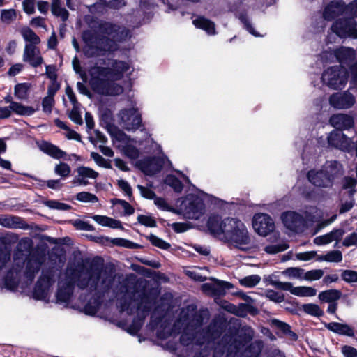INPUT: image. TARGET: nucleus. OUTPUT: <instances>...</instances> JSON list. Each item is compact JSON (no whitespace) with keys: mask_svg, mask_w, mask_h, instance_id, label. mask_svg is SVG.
Here are the masks:
<instances>
[{"mask_svg":"<svg viewBox=\"0 0 357 357\" xmlns=\"http://www.w3.org/2000/svg\"><path fill=\"white\" fill-rule=\"evenodd\" d=\"M326 327L329 331L340 335L349 337H352L354 335L353 328L346 324L331 322L326 324Z\"/></svg>","mask_w":357,"mask_h":357,"instance_id":"bb28decb","label":"nucleus"},{"mask_svg":"<svg viewBox=\"0 0 357 357\" xmlns=\"http://www.w3.org/2000/svg\"><path fill=\"white\" fill-rule=\"evenodd\" d=\"M69 118L77 124H82L83 121L79 112V104L73 105V109L69 113Z\"/></svg>","mask_w":357,"mask_h":357,"instance_id":"864d4df0","label":"nucleus"},{"mask_svg":"<svg viewBox=\"0 0 357 357\" xmlns=\"http://www.w3.org/2000/svg\"><path fill=\"white\" fill-rule=\"evenodd\" d=\"M252 226L255 231L261 236H267L275 229L273 219L267 214L258 213L254 215Z\"/></svg>","mask_w":357,"mask_h":357,"instance_id":"9d476101","label":"nucleus"},{"mask_svg":"<svg viewBox=\"0 0 357 357\" xmlns=\"http://www.w3.org/2000/svg\"><path fill=\"white\" fill-rule=\"evenodd\" d=\"M45 205L50 208L56 209L60 211H67L70 208V206L66 204L59 202L56 200H48L45 202Z\"/></svg>","mask_w":357,"mask_h":357,"instance_id":"603ef678","label":"nucleus"},{"mask_svg":"<svg viewBox=\"0 0 357 357\" xmlns=\"http://www.w3.org/2000/svg\"><path fill=\"white\" fill-rule=\"evenodd\" d=\"M324 275V271L321 269H314L309 271H304L303 280L307 281H314L320 279Z\"/></svg>","mask_w":357,"mask_h":357,"instance_id":"a18cd8bd","label":"nucleus"},{"mask_svg":"<svg viewBox=\"0 0 357 357\" xmlns=\"http://www.w3.org/2000/svg\"><path fill=\"white\" fill-rule=\"evenodd\" d=\"M308 181L318 188H328L331 186V180L324 168L319 170L312 169L307 173Z\"/></svg>","mask_w":357,"mask_h":357,"instance_id":"aec40b11","label":"nucleus"},{"mask_svg":"<svg viewBox=\"0 0 357 357\" xmlns=\"http://www.w3.org/2000/svg\"><path fill=\"white\" fill-rule=\"evenodd\" d=\"M100 242L102 243L110 242L114 245L121 246L124 248H135L137 247V245L128 240L121 238H109L108 237H101L100 238Z\"/></svg>","mask_w":357,"mask_h":357,"instance_id":"473e14b6","label":"nucleus"},{"mask_svg":"<svg viewBox=\"0 0 357 357\" xmlns=\"http://www.w3.org/2000/svg\"><path fill=\"white\" fill-rule=\"evenodd\" d=\"M357 184V179L346 176L342 181V188L347 190L343 196L353 197L356 192L355 187Z\"/></svg>","mask_w":357,"mask_h":357,"instance_id":"72a5a7b5","label":"nucleus"},{"mask_svg":"<svg viewBox=\"0 0 357 357\" xmlns=\"http://www.w3.org/2000/svg\"><path fill=\"white\" fill-rule=\"evenodd\" d=\"M165 183L174 188L176 192H181L183 190V184L174 176L169 175L166 177Z\"/></svg>","mask_w":357,"mask_h":357,"instance_id":"49530a36","label":"nucleus"},{"mask_svg":"<svg viewBox=\"0 0 357 357\" xmlns=\"http://www.w3.org/2000/svg\"><path fill=\"white\" fill-rule=\"evenodd\" d=\"M100 33L111 36L108 38H97L91 31H84L82 39L84 42L83 49L84 54L88 57H95L104 55L107 52L117 50L116 42L126 39L128 36V31L124 28L114 25L109 22L100 24Z\"/></svg>","mask_w":357,"mask_h":357,"instance_id":"7ed1b4c3","label":"nucleus"},{"mask_svg":"<svg viewBox=\"0 0 357 357\" xmlns=\"http://www.w3.org/2000/svg\"><path fill=\"white\" fill-rule=\"evenodd\" d=\"M281 219L284 226L294 231H296L298 229L303 221L302 216L294 211L283 213L281 215Z\"/></svg>","mask_w":357,"mask_h":357,"instance_id":"412c9836","label":"nucleus"},{"mask_svg":"<svg viewBox=\"0 0 357 357\" xmlns=\"http://www.w3.org/2000/svg\"><path fill=\"white\" fill-rule=\"evenodd\" d=\"M327 139L328 144L335 148L349 153L353 151L351 139L347 137L346 135L340 130L331 132Z\"/></svg>","mask_w":357,"mask_h":357,"instance_id":"ddd939ff","label":"nucleus"},{"mask_svg":"<svg viewBox=\"0 0 357 357\" xmlns=\"http://www.w3.org/2000/svg\"><path fill=\"white\" fill-rule=\"evenodd\" d=\"M54 173L62 178L68 177L71 172L70 167L65 162H59L54 167Z\"/></svg>","mask_w":357,"mask_h":357,"instance_id":"a19ab883","label":"nucleus"},{"mask_svg":"<svg viewBox=\"0 0 357 357\" xmlns=\"http://www.w3.org/2000/svg\"><path fill=\"white\" fill-rule=\"evenodd\" d=\"M204 208L202 200L195 195H188L181 204V210L190 219H198Z\"/></svg>","mask_w":357,"mask_h":357,"instance_id":"6e6552de","label":"nucleus"},{"mask_svg":"<svg viewBox=\"0 0 357 357\" xmlns=\"http://www.w3.org/2000/svg\"><path fill=\"white\" fill-rule=\"evenodd\" d=\"M287 248L288 245L286 243H281L267 245L264 248V251L268 254L274 255L284 251Z\"/></svg>","mask_w":357,"mask_h":357,"instance_id":"8fccbe9b","label":"nucleus"},{"mask_svg":"<svg viewBox=\"0 0 357 357\" xmlns=\"http://www.w3.org/2000/svg\"><path fill=\"white\" fill-rule=\"evenodd\" d=\"M322 81L331 89L343 88L347 82L346 72L340 66L328 68L322 75Z\"/></svg>","mask_w":357,"mask_h":357,"instance_id":"0eeeda50","label":"nucleus"},{"mask_svg":"<svg viewBox=\"0 0 357 357\" xmlns=\"http://www.w3.org/2000/svg\"><path fill=\"white\" fill-rule=\"evenodd\" d=\"M31 85L27 83L18 84L15 86L14 94L20 100L26 99Z\"/></svg>","mask_w":357,"mask_h":357,"instance_id":"4c0bfd02","label":"nucleus"},{"mask_svg":"<svg viewBox=\"0 0 357 357\" xmlns=\"http://www.w3.org/2000/svg\"><path fill=\"white\" fill-rule=\"evenodd\" d=\"M137 188L139 189L140 194L143 197L149 199H152L155 197V192L150 188L144 187L140 185H137Z\"/></svg>","mask_w":357,"mask_h":357,"instance_id":"e2e57ef3","label":"nucleus"},{"mask_svg":"<svg viewBox=\"0 0 357 357\" xmlns=\"http://www.w3.org/2000/svg\"><path fill=\"white\" fill-rule=\"evenodd\" d=\"M165 160L160 157L147 158L139 160L137 166L146 175H153L159 172L163 165Z\"/></svg>","mask_w":357,"mask_h":357,"instance_id":"2eb2a0df","label":"nucleus"},{"mask_svg":"<svg viewBox=\"0 0 357 357\" xmlns=\"http://www.w3.org/2000/svg\"><path fill=\"white\" fill-rule=\"evenodd\" d=\"M231 287L232 285L229 282L218 280H213L211 282L205 283L202 285V289L204 293L215 296L225 294L226 290Z\"/></svg>","mask_w":357,"mask_h":357,"instance_id":"f3484780","label":"nucleus"},{"mask_svg":"<svg viewBox=\"0 0 357 357\" xmlns=\"http://www.w3.org/2000/svg\"><path fill=\"white\" fill-rule=\"evenodd\" d=\"M332 31L340 38H357V28L354 20H340L332 26Z\"/></svg>","mask_w":357,"mask_h":357,"instance_id":"1a4fd4ad","label":"nucleus"},{"mask_svg":"<svg viewBox=\"0 0 357 357\" xmlns=\"http://www.w3.org/2000/svg\"><path fill=\"white\" fill-rule=\"evenodd\" d=\"M261 280L258 275H251L239 280V283L245 287L251 288L256 286Z\"/></svg>","mask_w":357,"mask_h":357,"instance_id":"ea45409f","label":"nucleus"},{"mask_svg":"<svg viewBox=\"0 0 357 357\" xmlns=\"http://www.w3.org/2000/svg\"><path fill=\"white\" fill-rule=\"evenodd\" d=\"M334 56L340 63H346L354 58L355 52L352 48L342 47L335 52Z\"/></svg>","mask_w":357,"mask_h":357,"instance_id":"c756f323","label":"nucleus"},{"mask_svg":"<svg viewBox=\"0 0 357 357\" xmlns=\"http://www.w3.org/2000/svg\"><path fill=\"white\" fill-rule=\"evenodd\" d=\"M357 244V234L353 232L348 235L343 241L342 245L346 247L355 245Z\"/></svg>","mask_w":357,"mask_h":357,"instance_id":"774afa93","label":"nucleus"},{"mask_svg":"<svg viewBox=\"0 0 357 357\" xmlns=\"http://www.w3.org/2000/svg\"><path fill=\"white\" fill-rule=\"evenodd\" d=\"M24 264L22 259H15V264L4 280V286L10 290H15L20 284L22 278L21 268Z\"/></svg>","mask_w":357,"mask_h":357,"instance_id":"4468645a","label":"nucleus"},{"mask_svg":"<svg viewBox=\"0 0 357 357\" xmlns=\"http://www.w3.org/2000/svg\"><path fill=\"white\" fill-rule=\"evenodd\" d=\"M22 59L33 67L40 66L43 62L40 50L33 44H26Z\"/></svg>","mask_w":357,"mask_h":357,"instance_id":"dca6fc26","label":"nucleus"},{"mask_svg":"<svg viewBox=\"0 0 357 357\" xmlns=\"http://www.w3.org/2000/svg\"><path fill=\"white\" fill-rule=\"evenodd\" d=\"M265 295L266 297L268 298L270 301H272L275 303H281L284 300V296L282 294L276 292L274 290H266L265 292Z\"/></svg>","mask_w":357,"mask_h":357,"instance_id":"5fc2aeb1","label":"nucleus"},{"mask_svg":"<svg viewBox=\"0 0 357 357\" xmlns=\"http://www.w3.org/2000/svg\"><path fill=\"white\" fill-rule=\"evenodd\" d=\"M272 324L275 327L280 329L283 333L286 334H291L293 337L296 336V334L291 331L290 326L287 324L278 319L272 320Z\"/></svg>","mask_w":357,"mask_h":357,"instance_id":"6e6d98bb","label":"nucleus"},{"mask_svg":"<svg viewBox=\"0 0 357 357\" xmlns=\"http://www.w3.org/2000/svg\"><path fill=\"white\" fill-rule=\"evenodd\" d=\"M149 238L153 245L158 247L161 249L166 250L170 247V245L168 243L165 242L162 239L159 238L155 235H150Z\"/></svg>","mask_w":357,"mask_h":357,"instance_id":"4d7b16f0","label":"nucleus"},{"mask_svg":"<svg viewBox=\"0 0 357 357\" xmlns=\"http://www.w3.org/2000/svg\"><path fill=\"white\" fill-rule=\"evenodd\" d=\"M39 148L43 152L56 159H61L66 155L65 151L47 142H41L39 145Z\"/></svg>","mask_w":357,"mask_h":357,"instance_id":"393cba45","label":"nucleus"},{"mask_svg":"<svg viewBox=\"0 0 357 357\" xmlns=\"http://www.w3.org/2000/svg\"><path fill=\"white\" fill-rule=\"evenodd\" d=\"M97 223L102 226H107L112 228H121V223L120 221L114 220L113 218L96 215L92 218Z\"/></svg>","mask_w":357,"mask_h":357,"instance_id":"2f4dec72","label":"nucleus"},{"mask_svg":"<svg viewBox=\"0 0 357 357\" xmlns=\"http://www.w3.org/2000/svg\"><path fill=\"white\" fill-rule=\"evenodd\" d=\"M0 225L12 229H25L27 227L20 218L8 215H0Z\"/></svg>","mask_w":357,"mask_h":357,"instance_id":"b1692460","label":"nucleus"},{"mask_svg":"<svg viewBox=\"0 0 357 357\" xmlns=\"http://www.w3.org/2000/svg\"><path fill=\"white\" fill-rule=\"evenodd\" d=\"M355 204V199L353 197H348V199L344 200L343 199L341 200V204L340 206L339 213L340 214L344 213L346 212L349 211Z\"/></svg>","mask_w":357,"mask_h":357,"instance_id":"de8ad7c7","label":"nucleus"},{"mask_svg":"<svg viewBox=\"0 0 357 357\" xmlns=\"http://www.w3.org/2000/svg\"><path fill=\"white\" fill-rule=\"evenodd\" d=\"M123 153L130 159H136L139 157V151L134 146L126 144L122 149Z\"/></svg>","mask_w":357,"mask_h":357,"instance_id":"09e8293b","label":"nucleus"},{"mask_svg":"<svg viewBox=\"0 0 357 357\" xmlns=\"http://www.w3.org/2000/svg\"><path fill=\"white\" fill-rule=\"evenodd\" d=\"M76 199L82 202L96 203L98 201V197L89 192H81L76 195Z\"/></svg>","mask_w":357,"mask_h":357,"instance_id":"37998d69","label":"nucleus"},{"mask_svg":"<svg viewBox=\"0 0 357 357\" xmlns=\"http://www.w3.org/2000/svg\"><path fill=\"white\" fill-rule=\"evenodd\" d=\"M9 106L11 113L13 112L20 116H31L36 111V109L31 106H26L17 102H11V105H9Z\"/></svg>","mask_w":357,"mask_h":357,"instance_id":"cd10ccee","label":"nucleus"},{"mask_svg":"<svg viewBox=\"0 0 357 357\" xmlns=\"http://www.w3.org/2000/svg\"><path fill=\"white\" fill-rule=\"evenodd\" d=\"M303 309L305 313L315 317H320L324 314L321 308L313 303L303 305Z\"/></svg>","mask_w":357,"mask_h":357,"instance_id":"c03bdc74","label":"nucleus"},{"mask_svg":"<svg viewBox=\"0 0 357 357\" xmlns=\"http://www.w3.org/2000/svg\"><path fill=\"white\" fill-rule=\"evenodd\" d=\"M62 0H52L51 3V11L53 15L60 17L63 21L68 18V12L61 7Z\"/></svg>","mask_w":357,"mask_h":357,"instance_id":"7c9ffc66","label":"nucleus"},{"mask_svg":"<svg viewBox=\"0 0 357 357\" xmlns=\"http://www.w3.org/2000/svg\"><path fill=\"white\" fill-rule=\"evenodd\" d=\"M123 126L128 130H133L137 129L142 122L140 114L135 108L129 109H122L118 114Z\"/></svg>","mask_w":357,"mask_h":357,"instance_id":"f8f14e48","label":"nucleus"},{"mask_svg":"<svg viewBox=\"0 0 357 357\" xmlns=\"http://www.w3.org/2000/svg\"><path fill=\"white\" fill-rule=\"evenodd\" d=\"M56 276V271L52 268L43 270L33 291V296L36 299H45L47 296Z\"/></svg>","mask_w":357,"mask_h":357,"instance_id":"423d86ee","label":"nucleus"},{"mask_svg":"<svg viewBox=\"0 0 357 357\" xmlns=\"http://www.w3.org/2000/svg\"><path fill=\"white\" fill-rule=\"evenodd\" d=\"M331 124L337 130H348L354 126L353 118L345 114H337L330 119Z\"/></svg>","mask_w":357,"mask_h":357,"instance_id":"4be33fe9","label":"nucleus"},{"mask_svg":"<svg viewBox=\"0 0 357 357\" xmlns=\"http://www.w3.org/2000/svg\"><path fill=\"white\" fill-rule=\"evenodd\" d=\"M91 158L96 162L97 165L101 167L109 168L108 162L102 158L100 154L96 152L91 153Z\"/></svg>","mask_w":357,"mask_h":357,"instance_id":"338daca9","label":"nucleus"},{"mask_svg":"<svg viewBox=\"0 0 357 357\" xmlns=\"http://www.w3.org/2000/svg\"><path fill=\"white\" fill-rule=\"evenodd\" d=\"M20 33L25 41L28 42V44L36 45L40 43V38L32 31L30 28L25 27L21 29Z\"/></svg>","mask_w":357,"mask_h":357,"instance_id":"f704fd0d","label":"nucleus"},{"mask_svg":"<svg viewBox=\"0 0 357 357\" xmlns=\"http://www.w3.org/2000/svg\"><path fill=\"white\" fill-rule=\"evenodd\" d=\"M345 234V231L343 229H335L328 233L329 238L331 239V242L335 241L336 243L339 242L343 237Z\"/></svg>","mask_w":357,"mask_h":357,"instance_id":"bf43d9fd","label":"nucleus"},{"mask_svg":"<svg viewBox=\"0 0 357 357\" xmlns=\"http://www.w3.org/2000/svg\"><path fill=\"white\" fill-rule=\"evenodd\" d=\"M54 104V98L45 96L42 102L43 109L45 112L50 114Z\"/></svg>","mask_w":357,"mask_h":357,"instance_id":"0e129e2a","label":"nucleus"},{"mask_svg":"<svg viewBox=\"0 0 357 357\" xmlns=\"http://www.w3.org/2000/svg\"><path fill=\"white\" fill-rule=\"evenodd\" d=\"M192 23L197 28L204 30L208 34H215V24L208 19L199 17L194 20Z\"/></svg>","mask_w":357,"mask_h":357,"instance_id":"c85d7f7f","label":"nucleus"},{"mask_svg":"<svg viewBox=\"0 0 357 357\" xmlns=\"http://www.w3.org/2000/svg\"><path fill=\"white\" fill-rule=\"evenodd\" d=\"M317 256L315 251H307L304 252L296 253V259L300 261H309L314 259Z\"/></svg>","mask_w":357,"mask_h":357,"instance_id":"680f3d73","label":"nucleus"},{"mask_svg":"<svg viewBox=\"0 0 357 357\" xmlns=\"http://www.w3.org/2000/svg\"><path fill=\"white\" fill-rule=\"evenodd\" d=\"M73 225L76 229H79V230H83V231H93V227L92 225H89V223H87L86 222H84V221H82L79 220H76L73 221Z\"/></svg>","mask_w":357,"mask_h":357,"instance_id":"69168bd1","label":"nucleus"},{"mask_svg":"<svg viewBox=\"0 0 357 357\" xmlns=\"http://www.w3.org/2000/svg\"><path fill=\"white\" fill-rule=\"evenodd\" d=\"M341 296V292L337 289H330L322 291L319 295V298L324 302L332 303L338 300Z\"/></svg>","mask_w":357,"mask_h":357,"instance_id":"c9c22d12","label":"nucleus"},{"mask_svg":"<svg viewBox=\"0 0 357 357\" xmlns=\"http://www.w3.org/2000/svg\"><path fill=\"white\" fill-rule=\"evenodd\" d=\"M45 205L50 208L56 209L60 211H67L70 208V206L66 204L59 202L56 200H48L45 202Z\"/></svg>","mask_w":357,"mask_h":357,"instance_id":"3c124183","label":"nucleus"},{"mask_svg":"<svg viewBox=\"0 0 357 357\" xmlns=\"http://www.w3.org/2000/svg\"><path fill=\"white\" fill-rule=\"evenodd\" d=\"M43 263L42 257L32 256L26 263L23 272V279L26 284L31 283L35 278Z\"/></svg>","mask_w":357,"mask_h":357,"instance_id":"6ab92c4d","label":"nucleus"},{"mask_svg":"<svg viewBox=\"0 0 357 357\" xmlns=\"http://www.w3.org/2000/svg\"><path fill=\"white\" fill-rule=\"evenodd\" d=\"M16 17V11L14 9L2 10L1 12V20L7 24L15 20Z\"/></svg>","mask_w":357,"mask_h":357,"instance_id":"79ce46f5","label":"nucleus"},{"mask_svg":"<svg viewBox=\"0 0 357 357\" xmlns=\"http://www.w3.org/2000/svg\"><path fill=\"white\" fill-rule=\"evenodd\" d=\"M282 274L289 279L303 280L304 269L299 267H291L284 270Z\"/></svg>","mask_w":357,"mask_h":357,"instance_id":"e433bc0d","label":"nucleus"},{"mask_svg":"<svg viewBox=\"0 0 357 357\" xmlns=\"http://www.w3.org/2000/svg\"><path fill=\"white\" fill-rule=\"evenodd\" d=\"M208 228L213 236L227 243L231 248L249 251L255 247L246 226L236 218L222 219L218 216L210 217L208 220Z\"/></svg>","mask_w":357,"mask_h":357,"instance_id":"f03ea898","label":"nucleus"},{"mask_svg":"<svg viewBox=\"0 0 357 357\" xmlns=\"http://www.w3.org/2000/svg\"><path fill=\"white\" fill-rule=\"evenodd\" d=\"M345 10L344 4L341 1H331L324 9L323 16L325 20H331L342 14Z\"/></svg>","mask_w":357,"mask_h":357,"instance_id":"5701e85b","label":"nucleus"},{"mask_svg":"<svg viewBox=\"0 0 357 357\" xmlns=\"http://www.w3.org/2000/svg\"><path fill=\"white\" fill-rule=\"evenodd\" d=\"M318 260L328 262H340L342 260V255L339 250H332L324 255L319 256Z\"/></svg>","mask_w":357,"mask_h":357,"instance_id":"58836bf2","label":"nucleus"},{"mask_svg":"<svg viewBox=\"0 0 357 357\" xmlns=\"http://www.w3.org/2000/svg\"><path fill=\"white\" fill-rule=\"evenodd\" d=\"M76 172L77 175L72 180L75 185H86L89 184L88 178L96 179L98 176L97 172L88 167H78Z\"/></svg>","mask_w":357,"mask_h":357,"instance_id":"a211bd4d","label":"nucleus"},{"mask_svg":"<svg viewBox=\"0 0 357 357\" xmlns=\"http://www.w3.org/2000/svg\"><path fill=\"white\" fill-rule=\"evenodd\" d=\"M201 271L200 268H193L191 270H186L185 271V273L186 275H188L189 278L193 279L196 281H204L206 280V276H202L199 271Z\"/></svg>","mask_w":357,"mask_h":357,"instance_id":"13d9d810","label":"nucleus"},{"mask_svg":"<svg viewBox=\"0 0 357 357\" xmlns=\"http://www.w3.org/2000/svg\"><path fill=\"white\" fill-rule=\"evenodd\" d=\"M357 98V87L351 88L343 92L333 93L329 98V104L336 109H347L351 108Z\"/></svg>","mask_w":357,"mask_h":357,"instance_id":"39448f33","label":"nucleus"},{"mask_svg":"<svg viewBox=\"0 0 357 357\" xmlns=\"http://www.w3.org/2000/svg\"><path fill=\"white\" fill-rule=\"evenodd\" d=\"M271 284L278 289L289 291L293 295L300 297H311L317 294V290L311 287H294L291 282L280 281H272Z\"/></svg>","mask_w":357,"mask_h":357,"instance_id":"9b49d317","label":"nucleus"},{"mask_svg":"<svg viewBox=\"0 0 357 357\" xmlns=\"http://www.w3.org/2000/svg\"><path fill=\"white\" fill-rule=\"evenodd\" d=\"M129 68V64L122 61L113 62L111 68L93 66L89 70L90 84L100 94L119 95L123 91V87L114 82L121 79Z\"/></svg>","mask_w":357,"mask_h":357,"instance_id":"20e7f679","label":"nucleus"},{"mask_svg":"<svg viewBox=\"0 0 357 357\" xmlns=\"http://www.w3.org/2000/svg\"><path fill=\"white\" fill-rule=\"evenodd\" d=\"M342 279L347 282H357V272L351 270H346L342 273Z\"/></svg>","mask_w":357,"mask_h":357,"instance_id":"052dcab7","label":"nucleus"},{"mask_svg":"<svg viewBox=\"0 0 357 357\" xmlns=\"http://www.w3.org/2000/svg\"><path fill=\"white\" fill-rule=\"evenodd\" d=\"M331 180V184H333V181L335 177L341 176L343 172V167L342 164L337 161H331L327 162L323 167Z\"/></svg>","mask_w":357,"mask_h":357,"instance_id":"a878e982","label":"nucleus"},{"mask_svg":"<svg viewBox=\"0 0 357 357\" xmlns=\"http://www.w3.org/2000/svg\"><path fill=\"white\" fill-rule=\"evenodd\" d=\"M112 282V277L100 265L91 264L90 266L79 265L76 268L69 267L64 278L59 282L56 297L60 301H68L72 295L75 282L83 289L88 287L96 288L99 284L107 287Z\"/></svg>","mask_w":357,"mask_h":357,"instance_id":"f257e3e1","label":"nucleus"}]
</instances>
